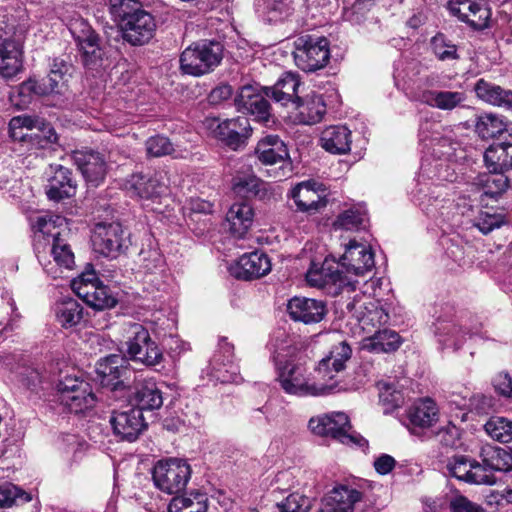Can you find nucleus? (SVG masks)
<instances>
[{"mask_svg":"<svg viewBox=\"0 0 512 512\" xmlns=\"http://www.w3.org/2000/svg\"><path fill=\"white\" fill-rule=\"evenodd\" d=\"M22 56V41L14 28H0V75L4 78L17 75L22 69Z\"/></svg>","mask_w":512,"mask_h":512,"instance_id":"16","label":"nucleus"},{"mask_svg":"<svg viewBox=\"0 0 512 512\" xmlns=\"http://www.w3.org/2000/svg\"><path fill=\"white\" fill-rule=\"evenodd\" d=\"M231 188L236 196L245 199L257 197L264 200L270 198L273 194L271 185L254 174L234 176Z\"/></svg>","mask_w":512,"mask_h":512,"instance_id":"33","label":"nucleus"},{"mask_svg":"<svg viewBox=\"0 0 512 512\" xmlns=\"http://www.w3.org/2000/svg\"><path fill=\"white\" fill-rule=\"evenodd\" d=\"M479 184L483 187L484 194L490 197H498L508 188V177L503 171L484 174L479 177Z\"/></svg>","mask_w":512,"mask_h":512,"instance_id":"56","label":"nucleus"},{"mask_svg":"<svg viewBox=\"0 0 512 512\" xmlns=\"http://www.w3.org/2000/svg\"><path fill=\"white\" fill-rule=\"evenodd\" d=\"M9 129L13 139L35 148H45L57 140L52 127L37 117L27 115L14 117L9 123Z\"/></svg>","mask_w":512,"mask_h":512,"instance_id":"8","label":"nucleus"},{"mask_svg":"<svg viewBox=\"0 0 512 512\" xmlns=\"http://www.w3.org/2000/svg\"><path fill=\"white\" fill-rule=\"evenodd\" d=\"M484 161L493 172L512 169V143L491 145L484 153Z\"/></svg>","mask_w":512,"mask_h":512,"instance_id":"47","label":"nucleus"},{"mask_svg":"<svg viewBox=\"0 0 512 512\" xmlns=\"http://www.w3.org/2000/svg\"><path fill=\"white\" fill-rule=\"evenodd\" d=\"M347 308L355 309V314L362 330L366 333H372L381 329L389 321L388 312L380 305L378 301L369 300L357 306L356 304H348Z\"/></svg>","mask_w":512,"mask_h":512,"instance_id":"32","label":"nucleus"},{"mask_svg":"<svg viewBox=\"0 0 512 512\" xmlns=\"http://www.w3.org/2000/svg\"><path fill=\"white\" fill-rule=\"evenodd\" d=\"M416 200L422 211L431 218L449 220L453 209V199L447 197V193L441 186L419 188Z\"/></svg>","mask_w":512,"mask_h":512,"instance_id":"20","label":"nucleus"},{"mask_svg":"<svg viewBox=\"0 0 512 512\" xmlns=\"http://www.w3.org/2000/svg\"><path fill=\"white\" fill-rule=\"evenodd\" d=\"M277 507L280 512H309L311 501L303 494L291 493Z\"/></svg>","mask_w":512,"mask_h":512,"instance_id":"61","label":"nucleus"},{"mask_svg":"<svg viewBox=\"0 0 512 512\" xmlns=\"http://www.w3.org/2000/svg\"><path fill=\"white\" fill-rule=\"evenodd\" d=\"M476 9L480 13V17L486 13V4L474 0H450L449 10L452 15L458 17L459 20L465 22L468 15Z\"/></svg>","mask_w":512,"mask_h":512,"instance_id":"59","label":"nucleus"},{"mask_svg":"<svg viewBox=\"0 0 512 512\" xmlns=\"http://www.w3.org/2000/svg\"><path fill=\"white\" fill-rule=\"evenodd\" d=\"M471 465L472 459L465 455H457L448 460L446 468L449 475L455 477L458 480L469 483Z\"/></svg>","mask_w":512,"mask_h":512,"instance_id":"60","label":"nucleus"},{"mask_svg":"<svg viewBox=\"0 0 512 512\" xmlns=\"http://www.w3.org/2000/svg\"><path fill=\"white\" fill-rule=\"evenodd\" d=\"M292 109L298 112V121L306 125L320 122L326 113L323 97L317 94L308 95L304 100L300 98Z\"/></svg>","mask_w":512,"mask_h":512,"instance_id":"43","label":"nucleus"},{"mask_svg":"<svg viewBox=\"0 0 512 512\" xmlns=\"http://www.w3.org/2000/svg\"><path fill=\"white\" fill-rule=\"evenodd\" d=\"M108 12L120 28L124 41L132 46L149 43L156 32L155 17L140 0H104Z\"/></svg>","mask_w":512,"mask_h":512,"instance_id":"2","label":"nucleus"},{"mask_svg":"<svg viewBox=\"0 0 512 512\" xmlns=\"http://www.w3.org/2000/svg\"><path fill=\"white\" fill-rule=\"evenodd\" d=\"M487 434L494 440L508 443L512 441V420L494 416L484 425Z\"/></svg>","mask_w":512,"mask_h":512,"instance_id":"55","label":"nucleus"},{"mask_svg":"<svg viewBox=\"0 0 512 512\" xmlns=\"http://www.w3.org/2000/svg\"><path fill=\"white\" fill-rule=\"evenodd\" d=\"M400 345L399 334L390 329L375 330L361 342L363 350L377 354L396 351Z\"/></svg>","mask_w":512,"mask_h":512,"instance_id":"42","label":"nucleus"},{"mask_svg":"<svg viewBox=\"0 0 512 512\" xmlns=\"http://www.w3.org/2000/svg\"><path fill=\"white\" fill-rule=\"evenodd\" d=\"M268 98H271V94L267 93L266 87L244 85L235 97V106L239 112L249 114L254 117V120L267 124L273 121L272 107Z\"/></svg>","mask_w":512,"mask_h":512,"instance_id":"14","label":"nucleus"},{"mask_svg":"<svg viewBox=\"0 0 512 512\" xmlns=\"http://www.w3.org/2000/svg\"><path fill=\"white\" fill-rule=\"evenodd\" d=\"M293 338L283 329L276 330L268 343L275 367L284 364L294 352Z\"/></svg>","mask_w":512,"mask_h":512,"instance_id":"50","label":"nucleus"},{"mask_svg":"<svg viewBox=\"0 0 512 512\" xmlns=\"http://www.w3.org/2000/svg\"><path fill=\"white\" fill-rule=\"evenodd\" d=\"M74 164L88 183L98 186L105 178L107 165L104 157L92 150H78L72 155Z\"/></svg>","mask_w":512,"mask_h":512,"instance_id":"28","label":"nucleus"},{"mask_svg":"<svg viewBox=\"0 0 512 512\" xmlns=\"http://www.w3.org/2000/svg\"><path fill=\"white\" fill-rule=\"evenodd\" d=\"M55 391L56 401L71 413H82L96 402L90 383L75 375H65L59 379Z\"/></svg>","mask_w":512,"mask_h":512,"instance_id":"5","label":"nucleus"},{"mask_svg":"<svg viewBox=\"0 0 512 512\" xmlns=\"http://www.w3.org/2000/svg\"><path fill=\"white\" fill-rule=\"evenodd\" d=\"M270 270V260L268 256L262 252L244 254L229 268L232 276L243 280L262 277L268 274Z\"/></svg>","mask_w":512,"mask_h":512,"instance_id":"29","label":"nucleus"},{"mask_svg":"<svg viewBox=\"0 0 512 512\" xmlns=\"http://www.w3.org/2000/svg\"><path fill=\"white\" fill-rule=\"evenodd\" d=\"M255 153L265 165L277 164L289 158L286 144L277 135H267L259 140Z\"/></svg>","mask_w":512,"mask_h":512,"instance_id":"38","label":"nucleus"},{"mask_svg":"<svg viewBox=\"0 0 512 512\" xmlns=\"http://www.w3.org/2000/svg\"><path fill=\"white\" fill-rule=\"evenodd\" d=\"M337 264L343 275L354 279L371 271L374 267V254L370 247L352 240Z\"/></svg>","mask_w":512,"mask_h":512,"instance_id":"18","label":"nucleus"},{"mask_svg":"<svg viewBox=\"0 0 512 512\" xmlns=\"http://www.w3.org/2000/svg\"><path fill=\"white\" fill-rule=\"evenodd\" d=\"M30 505L28 512H39V505L37 500H33L30 493L25 492L21 488L13 484H4L0 486V506L12 507Z\"/></svg>","mask_w":512,"mask_h":512,"instance_id":"48","label":"nucleus"},{"mask_svg":"<svg viewBox=\"0 0 512 512\" xmlns=\"http://www.w3.org/2000/svg\"><path fill=\"white\" fill-rule=\"evenodd\" d=\"M407 417L413 428L425 429L439 419V409L434 400L423 398L416 401L408 410Z\"/></svg>","mask_w":512,"mask_h":512,"instance_id":"40","label":"nucleus"},{"mask_svg":"<svg viewBox=\"0 0 512 512\" xmlns=\"http://www.w3.org/2000/svg\"><path fill=\"white\" fill-rule=\"evenodd\" d=\"M204 125L215 139L233 150L244 145L252 131L248 118L244 116L224 120L208 117Z\"/></svg>","mask_w":512,"mask_h":512,"instance_id":"13","label":"nucleus"},{"mask_svg":"<svg viewBox=\"0 0 512 512\" xmlns=\"http://www.w3.org/2000/svg\"><path fill=\"white\" fill-rule=\"evenodd\" d=\"M469 477L470 484L493 485L496 482L494 471L487 467L483 462L479 463L475 460H472L471 474Z\"/></svg>","mask_w":512,"mask_h":512,"instance_id":"63","label":"nucleus"},{"mask_svg":"<svg viewBox=\"0 0 512 512\" xmlns=\"http://www.w3.org/2000/svg\"><path fill=\"white\" fill-rule=\"evenodd\" d=\"M368 222L366 210L355 206L341 212L333 223L335 229L359 230L364 229Z\"/></svg>","mask_w":512,"mask_h":512,"instance_id":"52","label":"nucleus"},{"mask_svg":"<svg viewBox=\"0 0 512 512\" xmlns=\"http://www.w3.org/2000/svg\"><path fill=\"white\" fill-rule=\"evenodd\" d=\"M431 48L435 57L440 61H454L460 58L457 45L443 33H437L432 37Z\"/></svg>","mask_w":512,"mask_h":512,"instance_id":"57","label":"nucleus"},{"mask_svg":"<svg viewBox=\"0 0 512 512\" xmlns=\"http://www.w3.org/2000/svg\"><path fill=\"white\" fill-rule=\"evenodd\" d=\"M207 374L216 382H238L240 379L239 367L234 362L233 346L226 340L219 342L207 367Z\"/></svg>","mask_w":512,"mask_h":512,"instance_id":"19","label":"nucleus"},{"mask_svg":"<svg viewBox=\"0 0 512 512\" xmlns=\"http://www.w3.org/2000/svg\"><path fill=\"white\" fill-rule=\"evenodd\" d=\"M325 362L307 373L304 365L292 359L275 367L277 380L285 393L301 397H321L339 393V386L325 378Z\"/></svg>","mask_w":512,"mask_h":512,"instance_id":"3","label":"nucleus"},{"mask_svg":"<svg viewBox=\"0 0 512 512\" xmlns=\"http://www.w3.org/2000/svg\"><path fill=\"white\" fill-rule=\"evenodd\" d=\"M208 498L205 493L196 491L172 498L169 512H206Z\"/></svg>","mask_w":512,"mask_h":512,"instance_id":"49","label":"nucleus"},{"mask_svg":"<svg viewBox=\"0 0 512 512\" xmlns=\"http://www.w3.org/2000/svg\"><path fill=\"white\" fill-rule=\"evenodd\" d=\"M379 390V399L383 406H385V412H389L403 403V393L394 383L380 381L377 383Z\"/></svg>","mask_w":512,"mask_h":512,"instance_id":"58","label":"nucleus"},{"mask_svg":"<svg viewBox=\"0 0 512 512\" xmlns=\"http://www.w3.org/2000/svg\"><path fill=\"white\" fill-rule=\"evenodd\" d=\"M91 240L96 253L105 257H115L122 248L124 230L117 222L97 223Z\"/></svg>","mask_w":512,"mask_h":512,"instance_id":"21","label":"nucleus"},{"mask_svg":"<svg viewBox=\"0 0 512 512\" xmlns=\"http://www.w3.org/2000/svg\"><path fill=\"white\" fill-rule=\"evenodd\" d=\"M300 80L298 75L287 72L271 87L267 88V93L271 94V98L276 104L284 107H293L300 99L297 95Z\"/></svg>","mask_w":512,"mask_h":512,"instance_id":"36","label":"nucleus"},{"mask_svg":"<svg viewBox=\"0 0 512 512\" xmlns=\"http://www.w3.org/2000/svg\"><path fill=\"white\" fill-rule=\"evenodd\" d=\"M72 289L88 306L95 310H105L117 303L110 289L103 285L92 269L85 270L72 281Z\"/></svg>","mask_w":512,"mask_h":512,"instance_id":"10","label":"nucleus"},{"mask_svg":"<svg viewBox=\"0 0 512 512\" xmlns=\"http://www.w3.org/2000/svg\"><path fill=\"white\" fill-rule=\"evenodd\" d=\"M125 360L119 355H109L96 364V372L101 379L103 386L111 387L112 390L123 388L124 380L130 370L124 366Z\"/></svg>","mask_w":512,"mask_h":512,"instance_id":"31","label":"nucleus"},{"mask_svg":"<svg viewBox=\"0 0 512 512\" xmlns=\"http://www.w3.org/2000/svg\"><path fill=\"white\" fill-rule=\"evenodd\" d=\"M478 332V327L473 326L468 329L466 324L460 323L450 316H441L435 322V335L444 348L457 350L462 346L466 334L472 336Z\"/></svg>","mask_w":512,"mask_h":512,"instance_id":"25","label":"nucleus"},{"mask_svg":"<svg viewBox=\"0 0 512 512\" xmlns=\"http://www.w3.org/2000/svg\"><path fill=\"white\" fill-rule=\"evenodd\" d=\"M55 316L63 328H71L78 325L83 318V307L75 299H66L55 306Z\"/></svg>","mask_w":512,"mask_h":512,"instance_id":"51","label":"nucleus"},{"mask_svg":"<svg viewBox=\"0 0 512 512\" xmlns=\"http://www.w3.org/2000/svg\"><path fill=\"white\" fill-rule=\"evenodd\" d=\"M223 58V46L216 41H202L188 46L180 56L184 74L202 76L213 71Z\"/></svg>","mask_w":512,"mask_h":512,"instance_id":"4","label":"nucleus"},{"mask_svg":"<svg viewBox=\"0 0 512 512\" xmlns=\"http://www.w3.org/2000/svg\"><path fill=\"white\" fill-rule=\"evenodd\" d=\"M127 354L135 362L146 366H155L163 360V353L150 337L148 330L141 324L135 323L130 328Z\"/></svg>","mask_w":512,"mask_h":512,"instance_id":"15","label":"nucleus"},{"mask_svg":"<svg viewBox=\"0 0 512 512\" xmlns=\"http://www.w3.org/2000/svg\"><path fill=\"white\" fill-rule=\"evenodd\" d=\"M71 66L63 59H54L50 73L41 81L29 79L19 86V95L30 98L32 95L44 96L61 94L66 90Z\"/></svg>","mask_w":512,"mask_h":512,"instance_id":"12","label":"nucleus"},{"mask_svg":"<svg viewBox=\"0 0 512 512\" xmlns=\"http://www.w3.org/2000/svg\"><path fill=\"white\" fill-rule=\"evenodd\" d=\"M351 131L342 125L325 128L320 136L323 149L332 154H346L351 149Z\"/></svg>","mask_w":512,"mask_h":512,"instance_id":"41","label":"nucleus"},{"mask_svg":"<svg viewBox=\"0 0 512 512\" xmlns=\"http://www.w3.org/2000/svg\"><path fill=\"white\" fill-rule=\"evenodd\" d=\"M291 0H265L264 11L270 22H276L288 16L291 11Z\"/></svg>","mask_w":512,"mask_h":512,"instance_id":"62","label":"nucleus"},{"mask_svg":"<svg viewBox=\"0 0 512 512\" xmlns=\"http://www.w3.org/2000/svg\"><path fill=\"white\" fill-rule=\"evenodd\" d=\"M140 271L144 275L143 282L147 291H160L165 288L169 274L159 249L149 248L140 252Z\"/></svg>","mask_w":512,"mask_h":512,"instance_id":"17","label":"nucleus"},{"mask_svg":"<svg viewBox=\"0 0 512 512\" xmlns=\"http://www.w3.org/2000/svg\"><path fill=\"white\" fill-rule=\"evenodd\" d=\"M474 91L482 101L499 107L512 108V91L504 90L499 85L479 79Z\"/></svg>","mask_w":512,"mask_h":512,"instance_id":"45","label":"nucleus"},{"mask_svg":"<svg viewBox=\"0 0 512 512\" xmlns=\"http://www.w3.org/2000/svg\"><path fill=\"white\" fill-rule=\"evenodd\" d=\"M191 477V467L181 459L158 461L152 471L155 486L167 494L182 491Z\"/></svg>","mask_w":512,"mask_h":512,"instance_id":"11","label":"nucleus"},{"mask_svg":"<svg viewBox=\"0 0 512 512\" xmlns=\"http://www.w3.org/2000/svg\"><path fill=\"white\" fill-rule=\"evenodd\" d=\"M65 222L61 216H38L32 223L34 250L41 265L50 263V257L62 268L71 270L75 264L74 253L60 227Z\"/></svg>","mask_w":512,"mask_h":512,"instance_id":"1","label":"nucleus"},{"mask_svg":"<svg viewBox=\"0 0 512 512\" xmlns=\"http://www.w3.org/2000/svg\"><path fill=\"white\" fill-rule=\"evenodd\" d=\"M293 57L298 68L314 72L326 66L330 58L329 43L326 38L305 35L294 43Z\"/></svg>","mask_w":512,"mask_h":512,"instance_id":"9","label":"nucleus"},{"mask_svg":"<svg viewBox=\"0 0 512 512\" xmlns=\"http://www.w3.org/2000/svg\"><path fill=\"white\" fill-rule=\"evenodd\" d=\"M114 433L122 440L135 441L146 428L141 409L130 407L124 411H114L110 417Z\"/></svg>","mask_w":512,"mask_h":512,"instance_id":"26","label":"nucleus"},{"mask_svg":"<svg viewBox=\"0 0 512 512\" xmlns=\"http://www.w3.org/2000/svg\"><path fill=\"white\" fill-rule=\"evenodd\" d=\"M126 189L131 196L152 203H159L168 190L163 176L159 173L153 175L133 174L126 183Z\"/></svg>","mask_w":512,"mask_h":512,"instance_id":"23","label":"nucleus"},{"mask_svg":"<svg viewBox=\"0 0 512 512\" xmlns=\"http://www.w3.org/2000/svg\"><path fill=\"white\" fill-rule=\"evenodd\" d=\"M51 175L46 186V194L50 200L60 201L75 194V185L68 168L61 165L50 166Z\"/></svg>","mask_w":512,"mask_h":512,"instance_id":"35","label":"nucleus"},{"mask_svg":"<svg viewBox=\"0 0 512 512\" xmlns=\"http://www.w3.org/2000/svg\"><path fill=\"white\" fill-rule=\"evenodd\" d=\"M310 430L319 436L332 439L348 446H367V441L360 434L352 431L349 418L345 413L336 412L309 420Z\"/></svg>","mask_w":512,"mask_h":512,"instance_id":"6","label":"nucleus"},{"mask_svg":"<svg viewBox=\"0 0 512 512\" xmlns=\"http://www.w3.org/2000/svg\"><path fill=\"white\" fill-rule=\"evenodd\" d=\"M253 221L254 210L247 202L234 203L226 214L229 231L236 238H243L251 228Z\"/></svg>","mask_w":512,"mask_h":512,"instance_id":"37","label":"nucleus"},{"mask_svg":"<svg viewBox=\"0 0 512 512\" xmlns=\"http://www.w3.org/2000/svg\"><path fill=\"white\" fill-rule=\"evenodd\" d=\"M306 280L310 286L325 289L333 295H337L343 290L354 291L358 284L356 279L343 275L339 265L327 258L320 266L312 263L306 273Z\"/></svg>","mask_w":512,"mask_h":512,"instance_id":"7","label":"nucleus"},{"mask_svg":"<svg viewBox=\"0 0 512 512\" xmlns=\"http://www.w3.org/2000/svg\"><path fill=\"white\" fill-rule=\"evenodd\" d=\"M146 151L149 156L161 157L169 155L174 151L171 141L164 136L157 135L146 141Z\"/></svg>","mask_w":512,"mask_h":512,"instance_id":"64","label":"nucleus"},{"mask_svg":"<svg viewBox=\"0 0 512 512\" xmlns=\"http://www.w3.org/2000/svg\"><path fill=\"white\" fill-rule=\"evenodd\" d=\"M133 394L136 408L142 413L144 410H157L163 405L162 391L151 379L138 382Z\"/></svg>","mask_w":512,"mask_h":512,"instance_id":"44","label":"nucleus"},{"mask_svg":"<svg viewBox=\"0 0 512 512\" xmlns=\"http://www.w3.org/2000/svg\"><path fill=\"white\" fill-rule=\"evenodd\" d=\"M290 196L296 209L307 214H315L327 205L325 189L313 180L298 183L291 189Z\"/></svg>","mask_w":512,"mask_h":512,"instance_id":"22","label":"nucleus"},{"mask_svg":"<svg viewBox=\"0 0 512 512\" xmlns=\"http://www.w3.org/2000/svg\"><path fill=\"white\" fill-rule=\"evenodd\" d=\"M506 130V124L501 116L484 113L477 117L475 131L482 139L494 138Z\"/></svg>","mask_w":512,"mask_h":512,"instance_id":"54","label":"nucleus"},{"mask_svg":"<svg viewBox=\"0 0 512 512\" xmlns=\"http://www.w3.org/2000/svg\"><path fill=\"white\" fill-rule=\"evenodd\" d=\"M327 312L326 303L319 299L295 296L287 303V313L290 318L304 324L321 322Z\"/></svg>","mask_w":512,"mask_h":512,"instance_id":"24","label":"nucleus"},{"mask_svg":"<svg viewBox=\"0 0 512 512\" xmlns=\"http://www.w3.org/2000/svg\"><path fill=\"white\" fill-rule=\"evenodd\" d=\"M352 350L346 342H340L333 346L330 355L319 361L318 364L325 362V378L331 382H336L339 386V392L347 390V384L338 378V374L344 370L345 362L350 359Z\"/></svg>","mask_w":512,"mask_h":512,"instance_id":"34","label":"nucleus"},{"mask_svg":"<svg viewBox=\"0 0 512 512\" xmlns=\"http://www.w3.org/2000/svg\"><path fill=\"white\" fill-rule=\"evenodd\" d=\"M466 94L461 91L434 90L423 94V101L431 107L450 111L463 105Z\"/></svg>","mask_w":512,"mask_h":512,"instance_id":"46","label":"nucleus"},{"mask_svg":"<svg viewBox=\"0 0 512 512\" xmlns=\"http://www.w3.org/2000/svg\"><path fill=\"white\" fill-rule=\"evenodd\" d=\"M362 497V492L351 486L334 487L324 499L320 512H354Z\"/></svg>","mask_w":512,"mask_h":512,"instance_id":"30","label":"nucleus"},{"mask_svg":"<svg viewBox=\"0 0 512 512\" xmlns=\"http://www.w3.org/2000/svg\"><path fill=\"white\" fill-rule=\"evenodd\" d=\"M479 456L494 472L508 470L511 465V456L504 449L490 444L481 447Z\"/></svg>","mask_w":512,"mask_h":512,"instance_id":"53","label":"nucleus"},{"mask_svg":"<svg viewBox=\"0 0 512 512\" xmlns=\"http://www.w3.org/2000/svg\"><path fill=\"white\" fill-rule=\"evenodd\" d=\"M70 32L82 54L86 66L95 65L101 59L98 35L84 20H77L71 24Z\"/></svg>","mask_w":512,"mask_h":512,"instance_id":"27","label":"nucleus"},{"mask_svg":"<svg viewBox=\"0 0 512 512\" xmlns=\"http://www.w3.org/2000/svg\"><path fill=\"white\" fill-rule=\"evenodd\" d=\"M452 129L444 127L439 122L425 120L420 124L419 138L426 146L449 147L455 150L457 143L452 137Z\"/></svg>","mask_w":512,"mask_h":512,"instance_id":"39","label":"nucleus"}]
</instances>
